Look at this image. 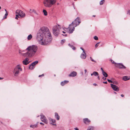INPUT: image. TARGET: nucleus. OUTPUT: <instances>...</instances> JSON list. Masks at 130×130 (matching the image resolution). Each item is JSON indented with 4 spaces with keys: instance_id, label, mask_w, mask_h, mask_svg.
I'll list each match as a JSON object with an SVG mask.
<instances>
[{
    "instance_id": "603ef678",
    "label": "nucleus",
    "mask_w": 130,
    "mask_h": 130,
    "mask_svg": "<svg viewBox=\"0 0 130 130\" xmlns=\"http://www.w3.org/2000/svg\"><path fill=\"white\" fill-rule=\"evenodd\" d=\"M19 15H18V14H16V16L17 17H19Z\"/></svg>"
},
{
    "instance_id": "72a5a7b5",
    "label": "nucleus",
    "mask_w": 130,
    "mask_h": 130,
    "mask_svg": "<svg viewBox=\"0 0 130 130\" xmlns=\"http://www.w3.org/2000/svg\"><path fill=\"white\" fill-rule=\"evenodd\" d=\"M65 39L62 40H61V43L62 44L63 43L65 42Z\"/></svg>"
},
{
    "instance_id": "de8ad7c7",
    "label": "nucleus",
    "mask_w": 130,
    "mask_h": 130,
    "mask_svg": "<svg viewBox=\"0 0 130 130\" xmlns=\"http://www.w3.org/2000/svg\"><path fill=\"white\" fill-rule=\"evenodd\" d=\"M98 79L99 80H100V76H98Z\"/></svg>"
},
{
    "instance_id": "393cba45",
    "label": "nucleus",
    "mask_w": 130,
    "mask_h": 130,
    "mask_svg": "<svg viewBox=\"0 0 130 130\" xmlns=\"http://www.w3.org/2000/svg\"><path fill=\"white\" fill-rule=\"evenodd\" d=\"M29 68L31 70H32L34 69V66L33 65H32L31 64L30 65Z\"/></svg>"
},
{
    "instance_id": "f03ea898",
    "label": "nucleus",
    "mask_w": 130,
    "mask_h": 130,
    "mask_svg": "<svg viewBox=\"0 0 130 130\" xmlns=\"http://www.w3.org/2000/svg\"><path fill=\"white\" fill-rule=\"evenodd\" d=\"M38 50V47L37 46L33 45L32 46H29L25 50L27 52L24 53H22V52H24V50L21 51L19 50V53L21 54L24 57L31 58L35 54Z\"/></svg>"
},
{
    "instance_id": "7c9ffc66",
    "label": "nucleus",
    "mask_w": 130,
    "mask_h": 130,
    "mask_svg": "<svg viewBox=\"0 0 130 130\" xmlns=\"http://www.w3.org/2000/svg\"><path fill=\"white\" fill-rule=\"evenodd\" d=\"M110 61H111L112 62V63L115 64H117V63H116V62H115L113 60H112V59H111L110 60Z\"/></svg>"
},
{
    "instance_id": "39448f33",
    "label": "nucleus",
    "mask_w": 130,
    "mask_h": 130,
    "mask_svg": "<svg viewBox=\"0 0 130 130\" xmlns=\"http://www.w3.org/2000/svg\"><path fill=\"white\" fill-rule=\"evenodd\" d=\"M22 70V68H21L19 65H18L15 67L14 69L13 73L14 76L15 77L17 76L19 74L20 71Z\"/></svg>"
},
{
    "instance_id": "20e7f679",
    "label": "nucleus",
    "mask_w": 130,
    "mask_h": 130,
    "mask_svg": "<svg viewBox=\"0 0 130 130\" xmlns=\"http://www.w3.org/2000/svg\"><path fill=\"white\" fill-rule=\"evenodd\" d=\"M61 28L60 27L59 25L53 26V31L54 35L56 36H57L59 34Z\"/></svg>"
},
{
    "instance_id": "6e6552de",
    "label": "nucleus",
    "mask_w": 130,
    "mask_h": 130,
    "mask_svg": "<svg viewBox=\"0 0 130 130\" xmlns=\"http://www.w3.org/2000/svg\"><path fill=\"white\" fill-rule=\"evenodd\" d=\"M117 65L116 66L120 69H125L126 68V67L123 65L122 63H117Z\"/></svg>"
},
{
    "instance_id": "f8f14e48",
    "label": "nucleus",
    "mask_w": 130,
    "mask_h": 130,
    "mask_svg": "<svg viewBox=\"0 0 130 130\" xmlns=\"http://www.w3.org/2000/svg\"><path fill=\"white\" fill-rule=\"evenodd\" d=\"M70 26H69L68 27L69 30V32L70 34L72 33L73 31H74L75 29V27H73V28L71 29V28H70Z\"/></svg>"
},
{
    "instance_id": "5701e85b",
    "label": "nucleus",
    "mask_w": 130,
    "mask_h": 130,
    "mask_svg": "<svg viewBox=\"0 0 130 130\" xmlns=\"http://www.w3.org/2000/svg\"><path fill=\"white\" fill-rule=\"evenodd\" d=\"M103 72L102 73L103 75L105 77H107L108 75L104 71H103Z\"/></svg>"
},
{
    "instance_id": "b1692460",
    "label": "nucleus",
    "mask_w": 130,
    "mask_h": 130,
    "mask_svg": "<svg viewBox=\"0 0 130 130\" xmlns=\"http://www.w3.org/2000/svg\"><path fill=\"white\" fill-rule=\"evenodd\" d=\"M21 10H17L16 11V13L17 14H18V15H20V11H21Z\"/></svg>"
},
{
    "instance_id": "c9c22d12",
    "label": "nucleus",
    "mask_w": 130,
    "mask_h": 130,
    "mask_svg": "<svg viewBox=\"0 0 130 130\" xmlns=\"http://www.w3.org/2000/svg\"><path fill=\"white\" fill-rule=\"evenodd\" d=\"M127 14L130 15V10H128V11Z\"/></svg>"
},
{
    "instance_id": "4468645a",
    "label": "nucleus",
    "mask_w": 130,
    "mask_h": 130,
    "mask_svg": "<svg viewBox=\"0 0 130 130\" xmlns=\"http://www.w3.org/2000/svg\"><path fill=\"white\" fill-rule=\"evenodd\" d=\"M76 72L75 71H73L69 75V76L71 77H74L76 76Z\"/></svg>"
},
{
    "instance_id": "37998d69",
    "label": "nucleus",
    "mask_w": 130,
    "mask_h": 130,
    "mask_svg": "<svg viewBox=\"0 0 130 130\" xmlns=\"http://www.w3.org/2000/svg\"><path fill=\"white\" fill-rule=\"evenodd\" d=\"M103 83L104 84H107V81H106V82H103Z\"/></svg>"
},
{
    "instance_id": "0eeeda50",
    "label": "nucleus",
    "mask_w": 130,
    "mask_h": 130,
    "mask_svg": "<svg viewBox=\"0 0 130 130\" xmlns=\"http://www.w3.org/2000/svg\"><path fill=\"white\" fill-rule=\"evenodd\" d=\"M41 119L42 121L44 122L45 123L47 124L48 123L47 120L46 119L45 116L42 114H40Z\"/></svg>"
},
{
    "instance_id": "2eb2a0df",
    "label": "nucleus",
    "mask_w": 130,
    "mask_h": 130,
    "mask_svg": "<svg viewBox=\"0 0 130 130\" xmlns=\"http://www.w3.org/2000/svg\"><path fill=\"white\" fill-rule=\"evenodd\" d=\"M83 121L84 123L86 124L89 123L90 122V121L87 118L84 119Z\"/></svg>"
},
{
    "instance_id": "79ce46f5",
    "label": "nucleus",
    "mask_w": 130,
    "mask_h": 130,
    "mask_svg": "<svg viewBox=\"0 0 130 130\" xmlns=\"http://www.w3.org/2000/svg\"><path fill=\"white\" fill-rule=\"evenodd\" d=\"M80 49H81L82 51H83V52H85L84 49L82 47H80Z\"/></svg>"
},
{
    "instance_id": "dca6fc26",
    "label": "nucleus",
    "mask_w": 130,
    "mask_h": 130,
    "mask_svg": "<svg viewBox=\"0 0 130 130\" xmlns=\"http://www.w3.org/2000/svg\"><path fill=\"white\" fill-rule=\"evenodd\" d=\"M19 16L22 18H24L25 17V14L23 12L21 11H20V13Z\"/></svg>"
},
{
    "instance_id": "423d86ee",
    "label": "nucleus",
    "mask_w": 130,
    "mask_h": 130,
    "mask_svg": "<svg viewBox=\"0 0 130 130\" xmlns=\"http://www.w3.org/2000/svg\"><path fill=\"white\" fill-rule=\"evenodd\" d=\"M80 22V20L79 18L77 17L74 21L72 22L71 24L69 25V26H73L75 27L78 25Z\"/></svg>"
},
{
    "instance_id": "3c124183",
    "label": "nucleus",
    "mask_w": 130,
    "mask_h": 130,
    "mask_svg": "<svg viewBox=\"0 0 130 130\" xmlns=\"http://www.w3.org/2000/svg\"><path fill=\"white\" fill-rule=\"evenodd\" d=\"M51 124H52L53 125H56V124H54V123H51Z\"/></svg>"
},
{
    "instance_id": "13d9d810",
    "label": "nucleus",
    "mask_w": 130,
    "mask_h": 130,
    "mask_svg": "<svg viewBox=\"0 0 130 130\" xmlns=\"http://www.w3.org/2000/svg\"><path fill=\"white\" fill-rule=\"evenodd\" d=\"M62 32L64 34H65L66 33V32L63 31H62Z\"/></svg>"
},
{
    "instance_id": "a19ab883",
    "label": "nucleus",
    "mask_w": 130,
    "mask_h": 130,
    "mask_svg": "<svg viewBox=\"0 0 130 130\" xmlns=\"http://www.w3.org/2000/svg\"><path fill=\"white\" fill-rule=\"evenodd\" d=\"M68 45L71 48H72V47L73 46L72 45H71L70 44H68Z\"/></svg>"
},
{
    "instance_id": "bf43d9fd",
    "label": "nucleus",
    "mask_w": 130,
    "mask_h": 130,
    "mask_svg": "<svg viewBox=\"0 0 130 130\" xmlns=\"http://www.w3.org/2000/svg\"><path fill=\"white\" fill-rule=\"evenodd\" d=\"M15 19H18V17H16L15 18Z\"/></svg>"
},
{
    "instance_id": "4c0bfd02",
    "label": "nucleus",
    "mask_w": 130,
    "mask_h": 130,
    "mask_svg": "<svg viewBox=\"0 0 130 130\" xmlns=\"http://www.w3.org/2000/svg\"><path fill=\"white\" fill-rule=\"evenodd\" d=\"M102 78L104 80H106V78L104 77H102Z\"/></svg>"
},
{
    "instance_id": "49530a36",
    "label": "nucleus",
    "mask_w": 130,
    "mask_h": 130,
    "mask_svg": "<svg viewBox=\"0 0 130 130\" xmlns=\"http://www.w3.org/2000/svg\"><path fill=\"white\" fill-rule=\"evenodd\" d=\"M40 124L43 125H44V124L42 122H40Z\"/></svg>"
},
{
    "instance_id": "c756f323",
    "label": "nucleus",
    "mask_w": 130,
    "mask_h": 130,
    "mask_svg": "<svg viewBox=\"0 0 130 130\" xmlns=\"http://www.w3.org/2000/svg\"><path fill=\"white\" fill-rule=\"evenodd\" d=\"M30 11H31L32 12H33L35 13H36V11L34 9L32 10L31 9H30Z\"/></svg>"
},
{
    "instance_id": "473e14b6",
    "label": "nucleus",
    "mask_w": 130,
    "mask_h": 130,
    "mask_svg": "<svg viewBox=\"0 0 130 130\" xmlns=\"http://www.w3.org/2000/svg\"><path fill=\"white\" fill-rule=\"evenodd\" d=\"M90 60H91L92 61H93V62H96V61H95V60H94V59H93L92 58H91V57H90Z\"/></svg>"
},
{
    "instance_id": "ea45409f",
    "label": "nucleus",
    "mask_w": 130,
    "mask_h": 130,
    "mask_svg": "<svg viewBox=\"0 0 130 130\" xmlns=\"http://www.w3.org/2000/svg\"><path fill=\"white\" fill-rule=\"evenodd\" d=\"M72 48V49L73 50H75V47H74V46H73Z\"/></svg>"
},
{
    "instance_id": "680f3d73",
    "label": "nucleus",
    "mask_w": 130,
    "mask_h": 130,
    "mask_svg": "<svg viewBox=\"0 0 130 130\" xmlns=\"http://www.w3.org/2000/svg\"><path fill=\"white\" fill-rule=\"evenodd\" d=\"M100 43V42H98L96 44H99Z\"/></svg>"
},
{
    "instance_id": "5fc2aeb1",
    "label": "nucleus",
    "mask_w": 130,
    "mask_h": 130,
    "mask_svg": "<svg viewBox=\"0 0 130 130\" xmlns=\"http://www.w3.org/2000/svg\"><path fill=\"white\" fill-rule=\"evenodd\" d=\"M121 95L122 97L124 96V95L122 94H121Z\"/></svg>"
},
{
    "instance_id": "774afa93",
    "label": "nucleus",
    "mask_w": 130,
    "mask_h": 130,
    "mask_svg": "<svg viewBox=\"0 0 130 130\" xmlns=\"http://www.w3.org/2000/svg\"><path fill=\"white\" fill-rule=\"evenodd\" d=\"M39 117V116H37V117Z\"/></svg>"
},
{
    "instance_id": "9d476101",
    "label": "nucleus",
    "mask_w": 130,
    "mask_h": 130,
    "mask_svg": "<svg viewBox=\"0 0 130 130\" xmlns=\"http://www.w3.org/2000/svg\"><path fill=\"white\" fill-rule=\"evenodd\" d=\"M27 57L26 58L22 61V63L24 65H27L30 62V61H29V59Z\"/></svg>"
},
{
    "instance_id": "f257e3e1",
    "label": "nucleus",
    "mask_w": 130,
    "mask_h": 130,
    "mask_svg": "<svg viewBox=\"0 0 130 130\" xmlns=\"http://www.w3.org/2000/svg\"><path fill=\"white\" fill-rule=\"evenodd\" d=\"M37 36V39L39 43L42 45L49 44L52 39L49 29L46 27L41 28L38 31Z\"/></svg>"
},
{
    "instance_id": "338daca9",
    "label": "nucleus",
    "mask_w": 130,
    "mask_h": 130,
    "mask_svg": "<svg viewBox=\"0 0 130 130\" xmlns=\"http://www.w3.org/2000/svg\"><path fill=\"white\" fill-rule=\"evenodd\" d=\"M59 3H58L57 4V5H59Z\"/></svg>"
},
{
    "instance_id": "a211bd4d",
    "label": "nucleus",
    "mask_w": 130,
    "mask_h": 130,
    "mask_svg": "<svg viewBox=\"0 0 130 130\" xmlns=\"http://www.w3.org/2000/svg\"><path fill=\"white\" fill-rule=\"evenodd\" d=\"M130 79V76L128 78V76H125L123 77V79L125 81H126L129 80Z\"/></svg>"
},
{
    "instance_id": "c03bdc74",
    "label": "nucleus",
    "mask_w": 130,
    "mask_h": 130,
    "mask_svg": "<svg viewBox=\"0 0 130 130\" xmlns=\"http://www.w3.org/2000/svg\"><path fill=\"white\" fill-rule=\"evenodd\" d=\"M98 45L97 44H96L95 45V47H97L98 46Z\"/></svg>"
},
{
    "instance_id": "9b49d317",
    "label": "nucleus",
    "mask_w": 130,
    "mask_h": 130,
    "mask_svg": "<svg viewBox=\"0 0 130 130\" xmlns=\"http://www.w3.org/2000/svg\"><path fill=\"white\" fill-rule=\"evenodd\" d=\"M80 58L83 59H85L86 57V54L85 52H83L80 56Z\"/></svg>"
},
{
    "instance_id": "0e129e2a",
    "label": "nucleus",
    "mask_w": 130,
    "mask_h": 130,
    "mask_svg": "<svg viewBox=\"0 0 130 130\" xmlns=\"http://www.w3.org/2000/svg\"><path fill=\"white\" fill-rule=\"evenodd\" d=\"M1 6H0V10L1 9Z\"/></svg>"
},
{
    "instance_id": "2f4dec72",
    "label": "nucleus",
    "mask_w": 130,
    "mask_h": 130,
    "mask_svg": "<svg viewBox=\"0 0 130 130\" xmlns=\"http://www.w3.org/2000/svg\"><path fill=\"white\" fill-rule=\"evenodd\" d=\"M94 38L95 40H98V37L96 36H94Z\"/></svg>"
},
{
    "instance_id": "ddd939ff",
    "label": "nucleus",
    "mask_w": 130,
    "mask_h": 130,
    "mask_svg": "<svg viewBox=\"0 0 130 130\" xmlns=\"http://www.w3.org/2000/svg\"><path fill=\"white\" fill-rule=\"evenodd\" d=\"M38 122L36 124L34 125H30V127L33 129L35 128H37L38 127Z\"/></svg>"
},
{
    "instance_id": "864d4df0",
    "label": "nucleus",
    "mask_w": 130,
    "mask_h": 130,
    "mask_svg": "<svg viewBox=\"0 0 130 130\" xmlns=\"http://www.w3.org/2000/svg\"><path fill=\"white\" fill-rule=\"evenodd\" d=\"M85 74L87 72V70L86 69L85 70Z\"/></svg>"
},
{
    "instance_id": "c85d7f7f",
    "label": "nucleus",
    "mask_w": 130,
    "mask_h": 130,
    "mask_svg": "<svg viewBox=\"0 0 130 130\" xmlns=\"http://www.w3.org/2000/svg\"><path fill=\"white\" fill-rule=\"evenodd\" d=\"M104 2H105L104 0H102L100 2V5H102L103 4Z\"/></svg>"
},
{
    "instance_id": "e433bc0d",
    "label": "nucleus",
    "mask_w": 130,
    "mask_h": 130,
    "mask_svg": "<svg viewBox=\"0 0 130 130\" xmlns=\"http://www.w3.org/2000/svg\"><path fill=\"white\" fill-rule=\"evenodd\" d=\"M50 119L51 120L52 122L53 123H54L55 121L54 120L52 119L51 118Z\"/></svg>"
},
{
    "instance_id": "f3484780",
    "label": "nucleus",
    "mask_w": 130,
    "mask_h": 130,
    "mask_svg": "<svg viewBox=\"0 0 130 130\" xmlns=\"http://www.w3.org/2000/svg\"><path fill=\"white\" fill-rule=\"evenodd\" d=\"M69 82V81L68 80H64V81L61 82V83L60 84L62 86H63L65 84L68 83Z\"/></svg>"
},
{
    "instance_id": "412c9836",
    "label": "nucleus",
    "mask_w": 130,
    "mask_h": 130,
    "mask_svg": "<svg viewBox=\"0 0 130 130\" xmlns=\"http://www.w3.org/2000/svg\"><path fill=\"white\" fill-rule=\"evenodd\" d=\"M5 10L6 12V13L5 15L4 16V19H5V18H6L7 16V15H8V14L7 13V10L5 9Z\"/></svg>"
},
{
    "instance_id": "a878e982",
    "label": "nucleus",
    "mask_w": 130,
    "mask_h": 130,
    "mask_svg": "<svg viewBox=\"0 0 130 130\" xmlns=\"http://www.w3.org/2000/svg\"><path fill=\"white\" fill-rule=\"evenodd\" d=\"M32 37V36L31 34L29 35L27 37V39L28 40H30L31 39Z\"/></svg>"
},
{
    "instance_id": "cd10ccee",
    "label": "nucleus",
    "mask_w": 130,
    "mask_h": 130,
    "mask_svg": "<svg viewBox=\"0 0 130 130\" xmlns=\"http://www.w3.org/2000/svg\"><path fill=\"white\" fill-rule=\"evenodd\" d=\"M94 129V127L93 126H89V127L87 130H93Z\"/></svg>"
},
{
    "instance_id": "69168bd1",
    "label": "nucleus",
    "mask_w": 130,
    "mask_h": 130,
    "mask_svg": "<svg viewBox=\"0 0 130 130\" xmlns=\"http://www.w3.org/2000/svg\"><path fill=\"white\" fill-rule=\"evenodd\" d=\"M114 93H115V94H116V92H114Z\"/></svg>"
},
{
    "instance_id": "e2e57ef3",
    "label": "nucleus",
    "mask_w": 130,
    "mask_h": 130,
    "mask_svg": "<svg viewBox=\"0 0 130 130\" xmlns=\"http://www.w3.org/2000/svg\"><path fill=\"white\" fill-rule=\"evenodd\" d=\"M95 16V15H93V17H94Z\"/></svg>"
},
{
    "instance_id": "052dcab7",
    "label": "nucleus",
    "mask_w": 130,
    "mask_h": 130,
    "mask_svg": "<svg viewBox=\"0 0 130 130\" xmlns=\"http://www.w3.org/2000/svg\"><path fill=\"white\" fill-rule=\"evenodd\" d=\"M93 75V73L91 74V76H92Z\"/></svg>"
},
{
    "instance_id": "8fccbe9b",
    "label": "nucleus",
    "mask_w": 130,
    "mask_h": 130,
    "mask_svg": "<svg viewBox=\"0 0 130 130\" xmlns=\"http://www.w3.org/2000/svg\"><path fill=\"white\" fill-rule=\"evenodd\" d=\"M62 35H63V36H64L65 37H66L67 36V34H65V35L62 34Z\"/></svg>"
},
{
    "instance_id": "f704fd0d",
    "label": "nucleus",
    "mask_w": 130,
    "mask_h": 130,
    "mask_svg": "<svg viewBox=\"0 0 130 130\" xmlns=\"http://www.w3.org/2000/svg\"><path fill=\"white\" fill-rule=\"evenodd\" d=\"M109 83H112V81L110 80L109 79H107Z\"/></svg>"
},
{
    "instance_id": "7ed1b4c3",
    "label": "nucleus",
    "mask_w": 130,
    "mask_h": 130,
    "mask_svg": "<svg viewBox=\"0 0 130 130\" xmlns=\"http://www.w3.org/2000/svg\"><path fill=\"white\" fill-rule=\"evenodd\" d=\"M56 2V0H44L43 3L45 7L50 8L52 5L54 4Z\"/></svg>"
},
{
    "instance_id": "6e6d98bb",
    "label": "nucleus",
    "mask_w": 130,
    "mask_h": 130,
    "mask_svg": "<svg viewBox=\"0 0 130 130\" xmlns=\"http://www.w3.org/2000/svg\"><path fill=\"white\" fill-rule=\"evenodd\" d=\"M3 79V78H2V77H0V80L2 79Z\"/></svg>"
},
{
    "instance_id": "4d7b16f0",
    "label": "nucleus",
    "mask_w": 130,
    "mask_h": 130,
    "mask_svg": "<svg viewBox=\"0 0 130 130\" xmlns=\"http://www.w3.org/2000/svg\"><path fill=\"white\" fill-rule=\"evenodd\" d=\"M93 85H94L95 86H96V85H96V84H93Z\"/></svg>"
},
{
    "instance_id": "6ab92c4d",
    "label": "nucleus",
    "mask_w": 130,
    "mask_h": 130,
    "mask_svg": "<svg viewBox=\"0 0 130 130\" xmlns=\"http://www.w3.org/2000/svg\"><path fill=\"white\" fill-rule=\"evenodd\" d=\"M55 117L56 118L57 120H59L60 118V117L58 115V114L57 112H55Z\"/></svg>"
},
{
    "instance_id": "a18cd8bd",
    "label": "nucleus",
    "mask_w": 130,
    "mask_h": 130,
    "mask_svg": "<svg viewBox=\"0 0 130 130\" xmlns=\"http://www.w3.org/2000/svg\"><path fill=\"white\" fill-rule=\"evenodd\" d=\"M101 70L102 71V73L103 72V71H104L103 70V69L102 68H101Z\"/></svg>"
},
{
    "instance_id": "aec40b11",
    "label": "nucleus",
    "mask_w": 130,
    "mask_h": 130,
    "mask_svg": "<svg viewBox=\"0 0 130 130\" xmlns=\"http://www.w3.org/2000/svg\"><path fill=\"white\" fill-rule=\"evenodd\" d=\"M38 63V61H36L32 62L31 64L33 65L35 67V66Z\"/></svg>"
},
{
    "instance_id": "58836bf2",
    "label": "nucleus",
    "mask_w": 130,
    "mask_h": 130,
    "mask_svg": "<svg viewBox=\"0 0 130 130\" xmlns=\"http://www.w3.org/2000/svg\"><path fill=\"white\" fill-rule=\"evenodd\" d=\"M44 74H43L41 75H39V77H41L42 76H44Z\"/></svg>"
},
{
    "instance_id": "1a4fd4ad",
    "label": "nucleus",
    "mask_w": 130,
    "mask_h": 130,
    "mask_svg": "<svg viewBox=\"0 0 130 130\" xmlns=\"http://www.w3.org/2000/svg\"><path fill=\"white\" fill-rule=\"evenodd\" d=\"M110 85L111 87L113 90L116 91H119V89L117 86L112 84H111Z\"/></svg>"
},
{
    "instance_id": "09e8293b",
    "label": "nucleus",
    "mask_w": 130,
    "mask_h": 130,
    "mask_svg": "<svg viewBox=\"0 0 130 130\" xmlns=\"http://www.w3.org/2000/svg\"><path fill=\"white\" fill-rule=\"evenodd\" d=\"M75 130H79L77 128H74Z\"/></svg>"
},
{
    "instance_id": "bb28decb",
    "label": "nucleus",
    "mask_w": 130,
    "mask_h": 130,
    "mask_svg": "<svg viewBox=\"0 0 130 130\" xmlns=\"http://www.w3.org/2000/svg\"><path fill=\"white\" fill-rule=\"evenodd\" d=\"M43 12L45 16H46L47 15V12L45 10H43Z\"/></svg>"
},
{
    "instance_id": "4be33fe9",
    "label": "nucleus",
    "mask_w": 130,
    "mask_h": 130,
    "mask_svg": "<svg viewBox=\"0 0 130 130\" xmlns=\"http://www.w3.org/2000/svg\"><path fill=\"white\" fill-rule=\"evenodd\" d=\"M93 75L95 76H97L99 75L98 73L96 71L93 72Z\"/></svg>"
}]
</instances>
